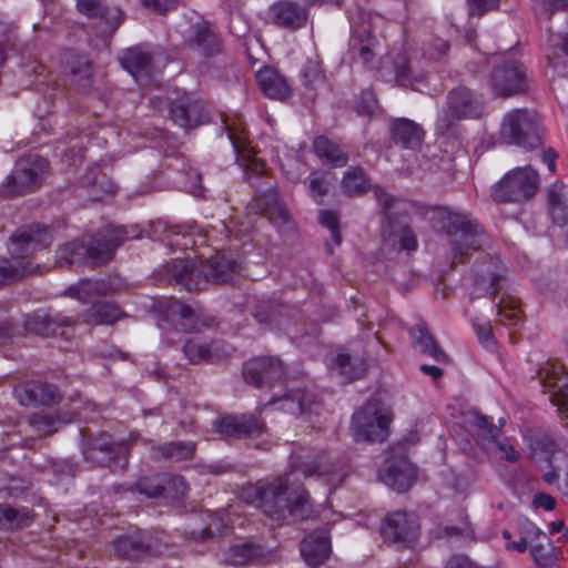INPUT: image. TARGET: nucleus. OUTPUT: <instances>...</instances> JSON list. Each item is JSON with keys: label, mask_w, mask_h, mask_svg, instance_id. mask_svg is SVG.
Masks as SVG:
<instances>
[{"label": "nucleus", "mask_w": 568, "mask_h": 568, "mask_svg": "<svg viewBox=\"0 0 568 568\" xmlns=\"http://www.w3.org/2000/svg\"><path fill=\"white\" fill-rule=\"evenodd\" d=\"M323 477L332 486L341 485L345 474L325 455L295 462L287 471L271 479L260 480L243 489L242 498L277 521L303 520L311 516L312 504L302 479Z\"/></svg>", "instance_id": "1"}, {"label": "nucleus", "mask_w": 568, "mask_h": 568, "mask_svg": "<svg viewBox=\"0 0 568 568\" xmlns=\"http://www.w3.org/2000/svg\"><path fill=\"white\" fill-rule=\"evenodd\" d=\"M241 272L242 266L236 260L225 253H216L202 262L190 256L178 257L163 266L161 276L191 292L201 290L204 283H231Z\"/></svg>", "instance_id": "2"}, {"label": "nucleus", "mask_w": 568, "mask_h": 568, "mask_svg": "<svg viewBox=\"0 0 568 568\" xmlns=\"http://www.w3.org/2000/svg\"><path fill=\"white\" fill-rule=\"evenodd\" d=\"M434 220L447 237L452 264L465 263L489 244L481 225L469 213L448 206L434 210Z\"/></svg>", "instance_id": "3"}, {"label": "nucleus", "mask_w": 568, "mask_h": 568, "mask_svg": "<svg viewBox=\"0 0 568 568\" xmlns=\"http://www.w3.org/2000/svg\"><path fill=\"white\" fill-rule=\"evenodd\" d=\"M140 237L136 227L125 229L123 226H106L97 234L90 245L80 241H72L63 244L57 251V263L59 265H80L88 262L102 264L109 262L114 251L126 240Z\"/></svg>", "instance_id": "4"}, {"label": "nucleus", "mask_w": 568, "mask_h": 568, "mask_svg": "<svg viewBox=\"0 0 568 568\" xmlns=\"http://www.w3.org/2000/svg\"><path fill=\"white\" fill-rule=\"evenodd\" d=\"M377 200L387 219V227L384 231L385 245H389L396 251H416L418 247L416 234L400 219L409 214L413 204L395 199L383 191L377 193Z\"/></svg>", "instance_id": "5"}, {"label": "nucleus", "mask_w": 568, "mask_h": 568, "mask_svg": "<svg viewBox=\"0 0 568 568\" xmlns=\"http://www.w3.org/2000/svg\"><path fill=\"white\" fill-rule=\"evenodd\" d=\"M49 174V162L38 154L20 158L0 185V197L12 199L37 191Z\"/></svg>", "instance_id": "6"}, {"label": "nucleus", "mask_w": 568, "mask_h": 568, "mask_svg": "<svg viewBox=\"0 0 568 568\" xmlns=\"http://www.w3.org/2000/svg\"><path fill=\"white\" fill-rule=\"evenodd\" d=\"M499 136L506 144H515L527 150L541 144L539 115L528 109L507 112L500 123Z\"/></svg>", "instance_id": "7"}, {"label": "nucleus", "mask_w": 568, "mask_h": 568, "mask_svg": "<svg viewBox=\"0 0 568 568\" xmlns=\"http://www.w3.org/2000/svg\"><path fill=\"white\" fill-rule=\"evenodd\" d=\"M483 114L480 95L466 87L450 90L446 97V105L439 113L436 128L440 132L448 131L455 122L464 119H477Z\"/></svg>", "instance_id": "8"}, {"label": "nucleus", "mask_w": 568, "mask_h": 568, "mask_svg": "<svg viewBox=\"0 0 568 568\" xmlns=\"http://www.w3.org/2000/svg\"><path fill=\"white\" fill-rule=\"evenodd\" d=\"M390 419L378 402H368L353 415L351 430L356 442H382L388 435Z\"/></svg>", "instance_id": "9"}, {"label": "nucleus", "mask_w": 568, "mask_h": 568, "mask_svg": "<svg viewBox=\"0 0 568 568\" xmlns=\"http://www.w3.org/2000/svg\"><path fill=\"white\" fill-rule=\"evenodd\" d=\"M538 190V174L530 166L517 168L507 173L494 187L496 202H524Z\"/></svg>", "instance_id": "10"}, {"label": "nucleus", "mask_w": 568, "mask_h": 568, "mask_svg": "<svg viewBox=\"0 0 568 568\" xmlns=\"http://www.w3.org/2000/svg\"><path fill=\"white\" fill-rule=\"evenodd\" d=\"M381 531L386 542L397 548H408L419 536L418 519L413 513L393 511L385 517Z\"/></svg>", "instance_id": "11"}, {"label": "nucleus", "mask_w": 568, "mask_h": 568, "mask_svg": "<svg viewBox=\"0 0 568 568\" xmlns=\"http://www.w3.org/2000/svg\"><path fill=\"white\" fill-rule=\"evenodd\" d=\"M505 274L506 268L498 258L484 256L476 262L470 274L473 283L471 298L495 295L501 287Z\"/></svg>", "instance_id": "12"}, {"label": "nucleus", "mask_w": 568, "mask_h": 568, "mask_svg": "<svg viewBox=\"0 0 568 568\" xmlns=\"http://www.w3.org/2000/svg\"><path fill=\"white\" fill-rule=\"evenodd\" d=\"M285 375L282 361L277 357L262 356L248 361L243 369L246 383L255 387H270Z\"/></svg>", "instance_id": "13"}, {"label": "nucleus", "mask_w": 568, "mask_h": 568, "mask_svg": "<svg viewBox=\"0 0 568 568\" xmlns=\"http://www.w3.org/2000/svg\"><path fill=\"white\" fill-rule=\"evenodd\" d=\"M540 382L551 403L568 417V373L560 364L546 363L539 369Z\"/></svg>", "instance_id": "14"}, {"label": "nucleus", "mask_w": 568, "mask_h": 568, "mask_svg": "<svg viewBox=\"0 0 568 568\" xmlns=\"http://www.w3.org/2000/svg\"><path fill=\"white\" fill-rule=\"evenodd\" d=\"M122 284L119 278H83L75 284L70 285L64 295L79 301L82 304L97 303L95 300L114 294L121 288Z\"/></svg>", "instance_id": "15"}, {"label": "nucleus", "mask_w": 568, "mask_h": 568, "mask_svg": "<svg viewBox=\"0 0 568 568\" xmlns=\"http://www.w3.org/2000/svg\"><path fill=\"white\" fill-rule=\"evenodd\" d=\"M353 38L351 45L358 51L359 59L369 65L375 57V39L372 36L371 16L363 10H356L349 16Z\"/></svg>", "instance_id": "16"}, {"label": "nucleus", "mask_w": 568, "mask_h": 568, "mask_svg": "<svg viewBox=\"0 0 568 568\" xmlns=\"http://www.w3.org/2000/svg\"><path fill=\"white\" fill-rule=\"evenodd\" d=\"M114 550L119 558L138 561L148 556L161 554L160 546L146 531L121 536L114 541Z\"/></svg>", "instance_id": "17"}, {"label": "nucleus", "mask_w": 568, "mask_h": 568, "mask_svg": "<svg viewBox=\"0 0 568 568\" xmlns=\"http://www.w3.org/2000/svg\"><path fill=\"white\" fill-rule=\"evenodd\" d=\"M495 94L510 97L525 90V74L520 65L515 62H507L494 69L490 79Z\"/></svg>", "instance_id": "18"}, {"label": "nucleus", "mask_w": 568, "mask_h": 568, "mask_svg": "<svg viewBox=\"0 0 568 568\" xmlns=\"http://www.w3.org/2000/svg\"><path fill=\"white\" fill-rule=\"evenodd\" d=\"M214 429L224 437H257L265 430V424L253 415H229L216 419Z\"/></svg>", "instance_id": "19"}, {"label": "nucleus", "mask_w": 568, "mask_h": 568, "mask_svg": "<svg viewBox=\"0 0 568 568\" xmlns=\"http://www.w3.org/2000/svg\"><path fill=\"white\" fill-rule=\"evenodd\" d=\"M161 313L168 324L180 331H195L203 325L197 310L175 298L166 300Z\"/></svg>", "instance_id": "20"}, {"label": "nucleus", "mask_w": 568, "mask_h": 568, "mask_svg": "<svg viewBox=\"0 0 568 568\" xmlns=\"http://www.w3.org/2000/svg\"><path fill=\"white\" fill-rule=\"evenodd\" d=\"M52 235L47 227H29L19 230L11 236L10 253L16 257H24L36 250L50 245Z\"/></svg>", "instance_id": "21"}, {"label": "nucleus", "mask_w": 568, "mask_h": 568, "mask_svg": "<svg viewBox=\"0 0 568 568\" xmlns=\"http://www.w3.org/2000/svg\"><path fill=\"white\" fill-rule=\"evenodd\" d=\"M78 10L88 18L95 19L105 30L113 32L123 21V12L118 6L105 0H77Z\"/></svg>", "instance_id": "22"}, {"label": "nucleus", "mask_w": 568, "mask_h": 568, "mask_svg": "<svg viewBox=\"0 0 568 568\" xmlns=\"http://www.w3.org/2000/svg\"><path fill=\"white\" fill-rule=\"evenodd\" d=\"M308 12L294 0H278L270 7V18L274 24L296 30L306 24Z\"/></svg>", "instance_id": "23"}, {"label": "nucleus", "mask_w": 568, "mask_h": 568, "mask_svg": "<svg viewBox=\"0 0 568 568\" xmlns=\"http://www.w3.org/2000/svg\"><path fill=\"white\" fill-rule=\"evenodd\" d=\"M83 455L93 464L111 466L116 458L126 463L128 448L123 444H112L105 437H101L87 443L83 446Z\"/></svg>", "instance_id": "24"}, {"label": "nucleus", "mask_w": 568, "mask_h": 568, "mask_svg": "<svg viewBox=\"0 0 568 568\" xmlns=\"http://www.w3.org/2000/svg\"><path fill=\"white\" fill-rule=\"evenodd\" d=\"M416 476L415 465L405 457L393 460L384 470L379 471L381 480L399 493L408 490Z\"/></svg>", "instance_id": "25"}, {"label": "nucleus", "mask_w": 568, "mask_h": 568, "mask_svg": "<svg viewBox=\"0 0 568 568\" xmlns=\"http://www.w3.org/2000/svg\"><path fill=\"white\" fill-rule=\"evenodd\" d=\"M14 396L21 405H52L60 400V394L54 385L32 382L14 388Z\"/></svg>", "instance_id": "26"}, {"label": "nucleus", "mask_w": 568, "mask_h": 568, "mask_svg": "<svg viewBox=\"0 0 568 568\" xmlns=\"http://www.w3.org/2000/svg\"><path fill=\"white\" fill-rule=\"evenodd\" d=\"M268 404H278L280 409L291 414H318L322 406L314 393L303 389L291 390L280 398L271 399Z\"/></svg>", "instance_id": "27"}, {"label": "nucleus", "mask_w": 568, "mask_h": 568, "mask_svg": "<svg viewBox=\"0 0 568 568\" xmlns=\"http://www.w3.org/2000/svg\"><path fill=\"white\" fill-rule=\"evenodd\" d=\"M120 63L138 82L143 84L146 83L152 75V55L142 47L125 50L120 58Z\"/></svg>", "instance_id": "28"}, {"label": "nucleus", "mask_w": 568, "mask_h": 568, "mask_svg": "<svg viewBox=\"0 0 568 568\" xmlns=\"http://www.w3.org/2000/svg\"><path fill=\"white\" fill-rule=\"evenodd\" d=\"M77 320L62 314L34 313L27 322L26 327L29 332L41 336H53L61 327L73 326Z\"/></svg>", "instance_id": "29"}, {"label": "nucleus", "mask_w": 568, "mask_h": 568, "mask_svg": "<svg viewBox=\"0 0 568 568\" xmlns=\"http://www.w3.org/2000/svg\"><path fill=\"white\" fill-rule=\"evenodd\" d=\"M331 551L328 535L325 530H316L301 542V555L310 566L322 564Z\"/></svg>", "instance_id": "30"}, {"label": "nucleus", "mask_w": 568, "mask_h": 568, "mask_svg": "<svg viewBox=\"0 0 568 568\" xmlns=\"http://www.w3.org/2000/svg\"><path fill=\"white\" fill-rule=\"evenodd\" d=\"M413 346L420 354L433 358L438 363H447L448 356L440 348L434 335L428 331L425 323L420 322L409 331Z\"/></svg>", "instance_id": "31"}, {"label": "nucleus", "mask_w": 568, "mask_h": 568, "mask_svg": "<svg viewBox=\"0 0 568 568\" xmlns=\"http://www.w3.org/2000/svg\"><path fill=\"white\" fill-rule=\"evenodd\" d=\"M265 558L263 548L251 541L232 545L221 559V562L230 566H245L262 562Z\"/></svg>", "instance_id": "32"}, {"label": "nucleus", "mask_w": 568, "mask_h": 568, "mask_svg": "<svg viewBox=\"0 0 568 568\" xmlns=\"http://www.w3.org/2000/svg\"><path fill=\"white\" fill-rule=\"evenodd\" d=\"M392 135L394 141L403 148L416 150L422 145L425 132L416 122L399 118L392 122Z\"/></svg>", "instance_id": "33"}, {"label": "nucleus", "mask_w": 568, "mask_h": 568, "mask_svg": "<svg viewBox=\"0 0 568 568\" xmlns=\"http://www.w3.org/2000/svg\"><path fill=\"white\" fill-rule=\"evenodd\" d=\"M261 90L271 99L284 100L291 94L286 79L273 68H264L256 74Z\"/></svg>", "instance_id": "34"}, {"label": "nucleus", "mask_w": 568, "mask_h": 568, "mask_svg": "<svg viewBox=\"0 0 568 568\" xmlns=\"http://www.w3.org/2000/svg\"><path fill=\"white\" fill-rule=\"evenodd\" d=\"M122 310L111 302L93 303L83 313V322L91 326L112 325L124 317Z\"/></svg>", "instance_id": "35"}, {"label": "nucleus", "mask_w": 568, "mask_h": 568, "mask_svg": "<svg viewBox=\"0 0 568 568\" xmlns=\"http://www.w3.org/2000/svg\"><path fill=\"white\" fill-rule=\"evenodd\" d=\"M191 47L203 57H212L221 51V41L219 36L207 23H196L193 27V37Z\"/></svg>", "instance_id": "36"}, {"label": "nucleus", "mask_w": 568, "mask_h": 568, "mask_svg": "<svg viewBox=\"0 0 568 568\" xmlns=\"http://www.w3.org/2000/svg\"><path fill=\"white\" fill-rule=\"evenodd\" d=\"M549 213L554 222L568 223V185L555 182L548 190Z\"/></svg>", "instance_id": "37"}, {"label": "nucleus", "mask_w": 568, "mask_h": 568, "mask_svg": "<svg viewBox=\"0 0 568 568\" xmlns=\"http://www.w3.org/2000/svg\"><path fill=\"white\" fill-rule=\"evenodd\" d=\"M313 148L316 155L328 165L334 168H343L348 162L347 152L343 151L342 148L328 140L326 136H317L314 139Z\"/></svg>", "instance_id": "38"}, {"label": "nucleus", "mask_w": 568, "mask_h": 568, "mask_svg": "<svg viewBox=\"0 0 568 568\" xmlns=\"http://www.w3.org/2000/svg\"><path fill=\"white\" fill-rule=\"evenodd\" d=\"M333 369L337 372L344 383H349L364 376L366 362L363 357H352L349 354L339 353L335 356Z\"/></svg>", "instance_id": "39"}, {"label": "nucleus", "mask_w": 568, "mask_h": 568, "mask_svg": "<svg viewBox=\"0 0 568 568\" xmlns=\"http://www.w3.org/2000/svg\"><path fill=\"white\" fill-rule=\"evenodd\" d=\"M195 444L193 442H171L152 448V456L155 459L165 458L174 462H182L193 457Z\"/></svg>", "instance_id": "40"}, {"label": "nucleus", "mask_w": 568, "mask_h": 568, "mask_svg": "<svg viewBox=\"0 0 568 568\" xmlns=\"http://www.w3.org/2000/svg\"><path fill=\"white\" fill-rule=\"evenodd\" d=\"M170 114L173 122L184 129H191L202 123L200 108L194 102L172 103Z\"/></svg>", "instance_id": "41"}, {"label": "nucleus", "mask_w": 568, "mask_h": 568, "mask_svg": "<svg viewBox=\"0 0 568 568\" xmlns=\"http://www.w3.org/2000/svg\"><path fill=\"white\" fill-rule=\"evenodd\" d=\"M215 348V344L193 337L184 343L183 353L191 364H200L213 361Z\"/></svg>", "instance_id": "42"}, {"label": "nucleus", "mask_w": 568, "mask_h": 568, "mask_svg": "<svg viewBox=\"0 0 568 568\" xmlns=\"http://www.w3.org/2000/svg\"><path fill=\"white\" fill-rule=\"evenodd\" d=\"M473 425L475 427L477 442L487 452L493 449V446L498 440L500 426L494 425L491 419L483 415H475L473 418Z\"/></svg>", "instance_id": "43"}, {"label": "nucleus", "mask_w": 568, "mask_h": 568, "mask_svg": "<svg viewBox=\"0 0 568 568\" xmlns=\"http://www.w3.org/2000/svg\"><path fill=\"white\" fill-rule=\"evenodd\" d=\"M71 422L59 415L40 412L29 417V424L39 436H48L59 430L60 426Z\"/></svg>", "instance_id": "44"}, {"label": "nucleus", "mask_w": 568, "mask_h": 568, "mask_svg": "<svg viewBox=\"0 0 568 568\" xmlns=\"http://www.w3.org/2000/svg\"><path fill=\"white\" fill-rule=\"evenodd\" d=\"M498 321L506 326H516L521 317L523 311L520 301L513 296H503L500 302L496 305Z\"/></svg>", "instance_id": "45"}, {"label": "nucleus", "mask_w": 568, "mask_h": 568, "mask_svg": "<svg viewBox=\"0 0 568 568\" xmlns=\"http://www.w3.org/2000/svg\"><path fill=\"white\" fill-rule=\"evenodd\" d=\"M343 192L347 195L354 196L363 194L368 190V178L365 171L359 168H349L342 180Z\"/></svg>", "instance_id": "46"}, {"label": "nucleus", "mask_w": 568, "mask_h": 568, "mask_svg": "<svg viewBox=\"0 0 568 568\" xmlns=\"http://www.w3.org/2000/svg\"><path fill=\"white\" fill-rule=\"evenodd\" d=\"M31 511L28 508L16 509L0 504V527L19 528L28 524Z\"/></svg>", "instance_id": "47"}, {"label": "nucleus", "mask_w": 568, "mask_h": 568, "mask_svg": "<svg viewBox=\"0 0 568 568\" xmlns=\"http://www.w3.org/2000/svg\"><path fill=\"white\" fill-rule=\"evenodd\" d=\"M163 475H155L150 478L140 479L134 486L130 487V490L146 498H156L163 496Z\"/></svg>", "instance_id": "48"}, {"label": "nucleus", "mask_w": 568, "mask_h": 568, "mask_svg": "<svg viewBox=\"0 0 568 568\" xmlns=\"http://www.w3.org/2000/svg\"><path fill=\"white\" fill-rule=\"evenodd\" d=\"M163 485V497L172 500L183 499L189 489L187 483L180 475L164 474Z\"/></svg>", "instance_id": "49"}, {"label": "nucleus", "mask_w": 568, "mask_h": 568, "mask_svg": "<svg viewBox=\"0 0 568 568\" xmlns=\"http://www.w3.org/2000/svg\"><path fill=\"white\" fill-rule=\"evenodd\" d=\"M301 75L305 88L310 90L317 89L325 81V74L317 60H307L302 68Z\"/></svg>", "instance_id": "50"}, {"label": "nucleus", "mask_w": 568, "mask_h": 568, "mask_svg": "<svg viewBox=\"0 0 568 568\" xmlns=\"http://www.w3.org/2000/svg\"><path fill=\"white\" fill-rule=\"evenodd\" d=\"M530 448L535 455L549 458L558 450V444L550 434L539 432L531 438Z\"/></svg>", "instance_id": "51"}, {"label": "nucleus", "mask_w": 568, "mask_h": 568, "mask_svg": "<svg viewBox=\"0 0 568 568\" xmlns=\"http://www.w3.org/2000/svg\"><path fill=\"white\" fill-rule=\"evenodd\" d=\"M329 187V181L327 174L323 172H313L308 178V190L311 196L316 200H322L327 194ZM321 203V201H318Z\"/></svg>", "instance_id": "52"}, {"label": "nucleus", "mask_w": 568, "mask_h": 568, "mask_svg": "<svg viewBox=\"0 0 568 568\" xmlns=\"http://www.w3.org/2000/svg\"><path fill=\"white\" fill-rule=\"evenodd\" d=\"M320 223L329 230L332 240L336 245L342 242V236L338 229V215L335 211L322 210L318 215Z\"/></svg>", "instance_id": "53"}, {"label": "nucleus", "mask_w": 568, "mask_h": 568, "mask_svg": "<svg viewBox=\"0 0 568 568\" xmlns=\"http://www.w3.org/2000/svg\"><path fill=\"white\" fill-rule=\"evenodd\" d=\"M529 552L539 568L548 567L554 560L551 549H548L540 540L529 546Z\"/></svg>", "instance_id": "54"}, {"label": "nucleus", "mask_w": 568, "mask_h": 568, "mask_svg": "<svg viewBox=\"0 0 568 568\" xmlns=\"http://www.w3.org/2000/svg\"><path fill=\"white\" fill-rule=\"evenodd\" d=\"M470 17H483L486 12L495 10L499 6V0H466Z\"/></svg>", "instance_id": "55"}, {"label": "nucleus", "mask_w": 568, "mask_h": 568, "mask_svg": "<svg viewBox=\"0 0 568 568\" xmlns=\"http://www.w3.org/2000/svg\"><path fill=\"white\" fill-rule=\"evenodd\" d=\"M519 536L524 538L529 545L541 539H545L548 542H550L546 534L530 521H526L521 525L519 529Z\"/></svg>", "instance_id": "56"}, {"label": "nucleus", "mask_w": 568, "mask_h": 568, "mask_svg": "<svg viewBox=\"0 0 568 568\" xmlns=\"http://www.w3.org/2000/svg\"><path fill=\"white\" fill-rule=\"evenodd\" d=\"M274 205V207H271V210L265 213V216L277 226L287 225L291 217L286 206L282 202Z\"/></svg>", "instance_id": "57"}, {"label": "nucleus", "mask_w": 568, "mask_h": 568, "mask_svg": "<svg viewBox=\"0 0 568 568\" xmlns=\"http://www.w3.org/2000/svg\"><path fill=\"white\" fill-rule=\"evenodd\" d=\"M181 232H182L181 226H179V225L170 226L165 230V233H166L165 240L172 246H179L181 248L186 250L190 246V244H193V242L185 234H183L182 237L180 239L179 236H180Z\"/></svg>", "instance_id": "58"}, {"label": "nucleus", "mask_w": 568, "mask_h": 568, "mask_svg": "<svg viewBox=\"0 0 568 568\" xmlns=\"http://www.w3.org/2000/svg\"><path fill=\"white\" fill-rule=\"evenodd\" d=\"M256 207L262 212L266 213L271 210V207H274V204H277L281 202L278 199L277 192L273 189H268L267 191L261 193L256 197Z\"/></svg>", "instance_id": "59"}, {"label": "nucleus", "mask_w": 568, "mask_h": 568, "mask_svg": "<svg viewBox=\"0 0 568 568\" xmlns=\"http://www.w3.org/2000/svg\"><path fill=\"white\" fill-rule=\"evenodd\" d=\"M449 49L447 41L436 38L434 39L426 49V54L429 59L440 60Z\"/></svg>", "instance_id": "60"}, {"label": "nucleus", "mask_w": 568, "mask_h": 568, "mask_svg": "<svg viewBox=\"0 0 568 568\" xmlns=\"http://www.w3.org/2000/svg\"><path fill=\"white\" fill-rule=\"evenodd\" d=\"M141 3L155 12L165 13L175 7L178 0H140Z\"/></svg>", "instance_id": "61"}, {"label": "nucleus", "mask_w": 568, "mask_h": 568, "mask_svg": "<svg viewBox=\"0 0 568 568\" xmlns=\"http://www.w3.org/2000/svg\"><path fill=\"white\" fill-rule=\"evenodd\" d=\"M223 123L224 130L227 132V139L231 141L234 150L239 151L244 148L246 139L237 132V129L229 124L226 120L223 119Z\"/></svg>", "instance_id": "62"}, {"label": "nucleus", "mask_w": 568, "mask_h": 568, "mask_svg": "<svg viewBox=\"0 0 568 568\" xmlns=\"http://www.w3.org/2000/svg\"><path fill=\"white\" fill-rule=\"evenodd\" d=\"M500 452L504 454V458L508 462H516L519 458V454L515 448L508 444L507 442H499L497 440L495 445L493 446V449H489L488 452Z\"/></svg>", "instance_id": "63"}, {"label": "nucleus", "mask_w": 568, "mask_h": 568, "mask_svg": "<svg viewBox=\"0 0 568 568\" xmlns=\"http://www.w3.org/2000/svg\"><path fill=\"white\" fill-rule=\"evenodd\" d=\"M532 504L535 507L544 508L546 510H554L556 507L555 498L546 493L535 495Z\"/></svg>", "instance_id": "64"}]
</instances>
